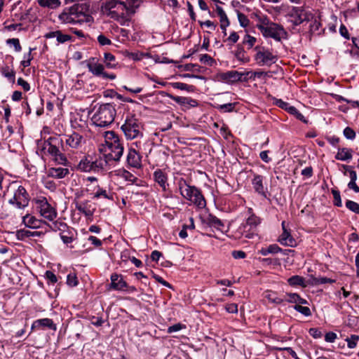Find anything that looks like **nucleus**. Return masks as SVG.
<instances>
[{
	"label": "nucleus",
	"mask_w": 359,
	"mask_h": 359,
	"mask_svg": "<svg viewBox=\"0 0 359 359\" xmlns=\"http://www.w3.org/2000/svg\"><path fill=\"white\" fill-rule=\"evenodd\" d=\"M97 41L100 46H109L111 44V41L102 34L97 36Z\"/></svg>",
	"instance_id": "69168bd1"
},
{
	"label": "nucleus",
	"mask_w": 359,
	"mask_h": 359,
	"mask_svg": "<svg viewBox=\"0 0 359 359\" xmlns=\"http://www.w3.org/2000/svg\"><path fill=\"white\" fill-rule=\"evenodd\" d=\"M332 194L334 197V205L337 207H341L342 203H341L340 192L338 190L332 189Z\"/></svg>",
	"instance_id": "4d7b16f0"
},
{
	"label": "nucleus",
	"mask_w": 359,
	"mask_h": 359,
	"mask_svg": "<svg viewBox=\"0 0 359 359\" xmlns=\"http://www.w3.org/2000/svg\"><path fill=\"white\" fill-rule=\"evenodd\" d=\"M287 112L294 115L298 120L304 123H307V120L304 118V115L300 113L296 107L292 106L290 108L287 109Z\"/></svg>",
	"instance_id": "c03bdc74"
},
{
	"label": "nucleus",
	"mask_w": 359,
	"mask_h": 359,
	"mask_svg": "<svg viewBox=\"0 0 359 359\" xmlns=\"http://www.w3.org/2000/svg\"><path fill=\"white\" fill-rule=\"evenodd\" d=\"M65 143L72 149H78L85 143L83 137L78 133L73 132L70 135H65Z\"/></svg>",
	"instance_id": "dca6fc26"
},
{
	"label": "nucleus",
	"mask_w": 359,
	"mask_h": 359,
	"mask_svg": "<svg viewBox=\"0 0 359 359\" xmlns=\"http://www.w3.org/2000/svg\"><path fill=\"white\" fill-rule=\"evenodd\" d=\"M161 95L167 96L168 97L170 98L171 100H174L179 104H180L182 107H186L187 109H190L191 107H196L198 105V101L196 100L192 99L191 97H180V96H175L173 95H171L168 93L165 92H161Z\"/></svg>",
	"instance_id": "ddd939ff"
},
{
	"label": "nucleus",
	"mask_w": 359,
	"mask_h": 359,
	"mask_svg": "<svg viewBox=\"0 0 359 359\" xmlns=\"http://www.w3.org/2000/svg\"><path fill=\"white\" fill-rule=\"evenodd\" d=\"M265 298L269 300V302L276 304H280L283 302V299L278 297L277 294L272 291H268L266 292Z\"/></svg>",
	"instance_id": "79ce46f5"
},
{
	"label": "nucleus",
	"mask_w": 359,
	"mask_h": 359,
	"mask_svg": "<svg viewBox=\"0 0 359 359\" xmlns=\"http://www.w3.org/2000/svg\"><path fill=\"white\" fill-rule=\"evenodd\" d=\"M245 73L235 70H231L219 74V79L227 83H234L241 81Z\"/></svg>",
	"instance_id": "412c9836"
},
{
	"label": "nucleus",
	"mask_w": 359,
	"mask_h": 359,
	"mask_svg": "<svg viewBox=\"0 0 359 359\" xmlns=\"http://www.w3.org/2000/svg\"><path fill=\"white\" fill-rule=\"evenodd\" d=\"M53 161L58 165L67 166L69 165V161L66 156L58 149L54 154L50 156Z\"/></svg>",
	"instance_id": "2f4dec72"
},
{
	"label": "nucleus",
	"mask_w": 359,
	"mask_h": 359,
	"mask_svg": "<svg viewBox=\"0 0 359 359\" xmlns=\"http://www.w3.org/2000/svg\"><path fill=\"white\" fill-rule=\"evenodd\" d=\"M127 163L130 167L140 168L142 167V156L135 149L130 148L127 154Z\"/></svg>",
	"instance_id": "a211bd4d"
},
{
	"label": "nucleus",
	"mask_w": 359,
	"mask_h": 359,
	"mask_svg": "<svg viewBox=\"0 0 359 359\" xmlns=\"http://www.w3.org/2000/svg\"><path fill=\"white\" fill-rule=\"evenodd\" d=\"M60 238L65 244L70 243L73 241L72 233L71 232L66 233L65 230L60 233Z\"/></svg>",
	"instance_id": "e2e57ef3"
},
{
	"label": "nucleus",
	"mask_w": 359,
	"mask_h": 359,
	"mask_svg": "<svg viewBox=\"0 0 359 359\" xmlns=\"http://www.w3.org/2000/svg\"><path fill=\"white\" fill-rule=\"evenodd\" d=\"M69 174V170L67 168H50L48 170V176L55 179H62Z\"/></svg>",
	"instance_id": "a878e982"
},
{
	"label": "nucleus",
	"mask_w": 359,
	"mask_h": 359,
	"mask_svg": "<svg viewBox=\"0 0 359 359\" xmlns=\"http://www.w3.org/2000/svg\"><path fill=\"white\" fill-rule=\"evenodd\" d=\"M121 128L127 139L133 140L143 135L141 123L134 115H128Z\"/></svg>",
	"instance_id": "0eeeda50"
},
{
	"label": "nucleus",
	"mask_w": 359,
	"mask_h": 359,
	"mask_svg": "<svg viewBox=\"0 0 359 359\" xmlns=\"http://www.w3.org/2000/svg\"><path fill=\"white\" fill-rule=\"evenodd\" d=\"M219 20H220V28L222 29H226V27L230 24L226 14L219 16Z\"/></svg>",
	"instance_id": "338daca9"
},
{
	"label": "nucleus",
	"mask_w": 359,
	"mask_h": 359,
	"mask_svg": "<svg viewBox=\"0 0 359 359\" xmlns=\"http://www.w3.org/2000/svg\"><path fill=\"white\" fill-rule=\"evenodd\" d=\"M110 288L114 290L124 291L128 287V284L123 280L121 275L112 273L110 277Z\"/></svg>",
	"instance_id": "aec40b11"
},
{
	"label": "nucleus",
	"mask_w": 359,
	"mask_h": 359,
	"mask_svg": "<svg viewBox=\"0 0 359 359\" xmlns=\"http://www.w3.org/2000/svg\"><path fill=\"white\" fill-rule=\"evenodd\" d=\"M255 50L257 52L255 55V60L259 65L270 66L277 61V56L273 55L269 49L256 46Z\"/></svg>",
	"instance_id": "9b49d317"
},
{
	"label": "nucleus",
	"mask_w": 359,
	"mask_h": 359,
	"mask_svg": "<svg viewBox=\"0 0 359 359\" xmlns=\"http://www.w3.org/2000/svg\"><path fill=\"white\" fill-rule=\"evenodd\" d=\"M144 54L140 52L130 53L127 52L126 56L135 61L141 60L143 57Z\"/></svg>",
	"instance_id": "0e129e2a"
},
{
	"label": "nucleus",
	"mask_w": 359,
	"mask_h": 359,
	"mask_svg": "<svg viewBox=\"0 0 359 359\" xmlns=\"http://www.w3.org/2000/svg\"><path fill=\"white\" fill-rule=\"evenodd\" d=\"M234 55L237 60L243 63H246L250 61L249 56L246 54L244 48L240 45H238L237 48L235 50Z\"/></svg>",
	"instance_id": "f704fd0d"
},
{
	"label": "nucleus",
	"mask_w": 359,
	"mask_h": 359,
	"mask_svg": "<svg viewBox=\"0 0 359 359\" xmlns=\"http://www.w3.org/2000/svg\"><path fill=\"white\" fill-rule=\"evenodd\" d=\"M4 197L8 198L9 204L15 205L19 209H23L29 204V196L24 187L16 182L8 184L4 191Z\"/></svg>",
	"instance_id": "20e7f679"
},
{
	"label": "nucleus",
	"mask_w": 359,
	"mask_h": 359,
	"mask_svg": "<svg viewBox=\"0 0 359 359\" xmlns=\"http://www.w3.org/2000/svg\"><path fill=\"white\" fill-rule=\"evenodd\" d=\"M238 233L246 238H254L257 236V229L242 223L238 229Z\"/></svg>",
	"instance_id": "393cba45"
},
{
	"label": "nucleus",
	"mask_w": 359,
	"mask_h": 359,
	"mask_svg": "<svg viewBox=\"0 0 359 359\" xmlns=\"http://www.w3.org/2000/svg\"><path fill=\"white\" fill-rule=\"evenodd\" d=\"M104 158L106 165L111 161H118L123 154V146L118 135L112 130L105 132Z\"/></svg>",
	"instance_id": "7ed1b4c3"
},
{
	"label": "nucleus",
	"mask_w": 359,
	"mask_h": 359,
	"mask_svg": "<svg viewBox=\"0 0 359 359\" xmlns=\"http://www.w3.org/2000/svg\"><path fill=\"white\" fill-rule=\"evenodd\" d=\"M359 339V337L357 335H351L350 339H347L348 346L350 348H353L356 346V343Z\"/></svg>",
	"instance_id": "774afa93"
},
{
	"label": "nucleus",
	"mask_w": 359,
	"mask_h": 359,
	"mask_svg": "<svg viewBox=\"0 0 359 359\" xmlns=\"http://www.w3.org/2000/svg\"><path fill=\"white\" fill-rule=\"evenodd\" d=\"M40 6L49 8H56L60 5V0H38Z\"/></svg>",
	"instance_id": "4c0bfd02"
},
{
	"label": "nucleus",
	"mask_w": 359,
	"mask_h": 359,
	"mask_svg": "<svg viewBox=\"0 0 359 359\" xmlns=\"http://www.w3.org/2000/svg\"><path fill=\"white\" fill-rule=\"evenodd\" d=\"M104 59L106 66L108 68L113 69L115 68L117 65V62H116V57L114 55L110 53H105L104 54Z\"/></svg>",
	"instance_id": "ea45409f"
},
{
	"label": "nucleus",
	"mask_w": 359,
	"mask_h": 359,
	"mask_svg": "<svg viewBox=\"0 0 359 359\" xmlns=\"http://www.w3.org/2000/svg\"><path fill=\"white\" fill-rule=\"evenodd\" d=\"M183 329H186V325L180 323H176L172 326L168 327L167 332L168 334L180 331Z\"/></svg>",
	"instance_id": "5fc2aeb1"
},
{
	"label": "nucleus",
	"mask_w": 359,
	"mask_h": 359,
	"mask_svg": "<svg viewBox=\"0 0 359 359\" xmlns=\"http://www.w3.org/2000/svg\"><path fill=\"white\" fill-rule=\"evenodd\" d=\"M344 137L348 140H354L355 137V132L350 127H346L343 131Z\"/></svg>",
	"instance_id": "bf43d9fd"
},
{
	"label": "nucleus",
	"mask_w": 359,
	"mask_h": 359,
	"mask_svg": "<svg viewBox=\"0 0 359 359\" xmlns=\"http://www.w3.org/2000/svg\"><path fill=\"white\" fill-rule=\"evenodd\" d=\"M180 194L187 200L190 201L198 208H203L206 201L201 190L195 186L187 184V181L181 178L178 182Z\"/></svg>",
	"instance_id": "423d86ee"
},
{
	"label": "nucleus",
	"mask_w": 359,
	"mask_h": 359,
	"mask_svg": "<svg viewBox=\"0 0 359 359\" xmlns=\"http://www.w3.org/2000/svg\"><path fill=\"white\" fill-rule=\"evenodd\" d=\"M1 74H2V75L4 76L7 78L9 81H11V82L14 83V81H15V73L14 70L11 69L9 68V67L6 66V67L2 68Z\"/></svg>",
	"instance_id": "37998d69"
},
{
	"label": "nucleus",
	"mask_w": 359,
	"mask_h": 359,
	"mask_svg": "<svg viewBox=\"0 0 359 359\" xmlns=\"http://www.w3.org/2000/svg\"><path fill=\"white\" fill-rule=\"evenodd\" d=\"M50 229L53 230V231H64V230H65V229L67 228V226L66 224L63 223V222H53L50 226Z\"/></svg>",
	"instance_id": "13d9d810"
},
{
	"label": "nucleus",
	"mask_w": 359,
	"mask_h": 359,
	"mask_svg": "<svg viewBox=\"0 0 359 359\" xmlns=\"http://www.w3.org/2000/svg\"><path fill=\"white\" fill-rule=\"evenodd\" d=\"M278 241L280 244L286 246L294 247L296 245V241L292 238L288 230L283 231Z\"/></svg>",
	"instance_id": "cd10ccee"
},
{
	"label": "nucleus",
	"mask_w": 359,
	"mask_h": 359,
	"mask_svg": "<svg viewBox=\"0 0 359 359\" xmlns=\"http://www.w3.org/2000/svg\"><path fill=\"white\" fill-rule=\"evenodd\" d=\"M288 16L291 18L290 22L294 26H298L313 19L312 13L302 6H292L289 10Z\"/></svg>",
	"instance_id": "9d476101"
},
{
	"label": "nucleus",
	"mask_w": 359,
	"mask_h": 359,
	"mask_svg": "<svg viewBox=\"0 0 359 359\" xmlns=\"http://www.w3.org/2000/svg\"><path fill=\"white\" fill-rule=\"evenodd\" d=\"M41 233L39 231H31L27 229H20L17 231L16 236L18 239L24 240L29 237L39 236Z\"/></svg>",
	"instance_id": "473e14b6"
},
{
	"label": "nucleus",
	"mask_w": 359,
	"mask_h": 359,
	"mask_svg": "<svg viewBox=\"0 0 359 359\" xmlns=\"http://www.w3.org/2000/svg\"><path fill=\"white\" fill-rule=\"evenodd\" d=\"M90 18V4H76L65 8L59 15V19L64 23H82L88 22Z\"/></svg>",
	"instance_id": "f257e3e1"
},
{
	"label": "nucleus",
	"mask_w": 359,
	"mask_h": 359,
	"mask_svg": "<svg viewBox=\"0 0 359 359\" xmlns=\"http://www.w3.org/2000/svg\"><path fill=\"white\" fill-rule=\"evenodd\" d=\"M237 15L240 25L243 27H248L250 23L248 18L245 14L241 12H238Z\"/></svg>",
	"instance_id": "603ef678"
},
{
	"label": "nucleus",
	"mask_w": 359,
	"mask_h": 359,
	"mask_svg": "<svg viewBox=\"0 0 359 359\" xmlns=\"http://www.w3.org/2000/svg\"><path fill=\"white\" fill-rule=\"evenodd\" d=\"M40 214L44 218L53 221L57 217V212L54 208L48 203L46 198L38 199L36 201Z\"/></svg>",
	"instance_id": "f8f14e48"
},
{
	"label": "nucleus",
	"mask_w": 359,
	"mask_h": 359,
	"mask_svg": "<svg viewBox=\"0 0 359 359\" xmlns=\"http://www.w3.org/2000/svg\"><path fill=\"white\" fill-rule=\"evenodd\" d=\"M87 67L89 72L96 76H101L103 79H109L110 80H114L116 78L115 74H107L104 72V68L102 64L97 62H89Z\"/></svg>",
	"instance_id": "2eb2a0df"
},
{
	"label": "nucleus",
	"mask_w": 359,
	"mask_h": 359,
	"mask_svg": "<svg viewBox=\"0 0 359 359\" xmlns=\"http://www.w3.org/2000/svg\"><path fill=\"white\" fill-rule=\"evenodd\" d=\"M200 61L202 63L210 66H212L215 62L214 59L208 54L201 55L200 57Z\"/></svg>",
	"instance_id": "680f3d73"
},
{
	"label": "nucleus",
	"mask_w": 359,
	"mask_h": 359,
	"mask_svg": "<svg viewBox=\"0 0 359 359\" xmlns=\"http://www.w3.org/2000/svg\"><path fill=\"white\" fill-rule=\"evenodd\" d=\"M123 3L126 5V11L128 16L135 13L136 9L140 6L141 0H123Z\"/></svg>",
	"instance_id": "c756f323"
},
{
	"label": "nucleus",
	"mask_w": 359,
	"mask_h": 359,
	"mask_svg": "<svg viewBox=\"0 0 359 359\" xmlns=\"http://www.w3.org/2000/svg\"><path fill=\"white\" fill-rule=\"evenodd\" d=\"M170 85L172 88H174L175 89H179V90H186V91H188V92H193L194 90V86L188 85V84L184 83L173 82V83H170Z\"/></svg>",
	"instance_id": "a19ab883"
},
{
	"label": "nucleus",
	"mask_w": 359,
	"mask_h": 359,
	"mask_svg": "<svg viewBox=\"0 0 359 359\" xmlns=\"http://www.w3.org/2000/svg\"><path fill=\"white\" fill-rule=\"evenodd\" d=\"M286 296V301L290 303H294L296 304H308L307 300L302 298L297 293H287Z\"/></svg>",
	"instance_id": "72a5a7b5"
},
{
	"label": "nucleus",
	"mask_w": 359,
	"mask_h": 359,
	"mask_svg": "<svg viewBox=\"0 0 359 359\" xmlns=\"http://www.w3.org/2000/svg\"><path fill=\"white\" fill-rule=\"evenodd\" d=\"M93 114L91 117L93 123L100 128L110 126L116 116L115 105L111 103L95 105L93 108Z\"/></svg>",
	"instance_id": "39448f33"
},
{
	"label": "nucleus",
	"mask_w": 359,
	"mask_h": 359,
	"mask_svg": "<svg viewBox=\"0 0 359 359\" xmlns=\"http://www.w3.org/2000/svg\"><path fill=\"white\" fill-rule=\"evenodd\" d=\"M154 181L161 187L163 191H166L168 187L167 175L161 169L154 172Z\"/></svg>",
	"instance_id": "4be33fe9"
},
{
	"label": "nucleus",
	"mask_w": 359,
	"mask_h": 359,
	"mask_svg": "<svg viewBox=\"0 0 359 359\" xmlns=\"http://www.w3.org/2000/svg\"><path fill=\"white\" fill-rule=\"evenodd\" d=\"M126 8L123 0H104L102 5L103 13L122 26H128L130 22Z\"/></svg>",
	"instance_id": "f03ea898"
},
{
	"label": "nucleus",
	"mask_w": 359,
	"mask_h": 359,
	"mask_svg": "<svg viewBox=\"0 0 359 359\" xmlns=\"http://www.w3.org/2000/svg\"><path fill=\"white\" fill-rule=\"evenodd\" d=\"M76 208L88 217H91L95 211L93 204L88 200L76 203Z\"/></svg>",
	"instance_id": "6ab92c4d"
},
{
	"label": "nucleus",
	"mask_w": 359,
	"mask_h": 359,
	"mask_svg": "<svg viewBox=\"0 0 359 359\" xmlns=\"http://www.w3.org/2000/svg\"><path fill=\"white\" fill-rule=\"evenodd\" d=\"M287 282H288L289 285L291 286L306 287L304 278L297 276V275L290 277L287 280Z\"/></svg>",
	"instance_id": "58836bf2"
},
{
	"label": "nucleus",
	"mask_w": 359,
	"mask_h": 359,
	"mask_svg": "<svg viewBox=\"0 0 359 359\" xmlns=\"http://www.w3.org/2000/svg\"><path fill=\"white\" fill-rule=\"evenodd\" d=\"M46 39L56 38L58 43H65L67 41H72V37L69 34H63L60 30L49 32L44 35Z\"/></svg>",
	"instance_id": "b1692460"
},
{
	"label": "nucleus",
	"mask_w": 359,
	"mask_h": 359,
	"mask_svg": "<svg viewBox=\"0 0 359 359\" xmlns=\"http://www.w3.org/2000/svg\"><path fill=\"white\" fill-rule=\"evenodd\" d=\"M353 150L348 148H339L335 158L337 160L347 161L352 158Z\"/></svg>",
	"instance_id": "c85d7f7f"
},
{
	"label": "nucleus",
	"mask_w": 359,
	"mask_h": 359,
	"mask_svg": "<svg viewBox=\"0 0 359 359\" xmlns=\"http://www.w3.org/2000/svg\"><path fill=\"white\" fill-rule=\"evenodd\" d=\"M62 143L63 140L60 136L50 137L44 142L43 149L51 156L59 149L58 146L62 145Z\"/></svg>",
	"instance_id": "4468645a"
},
{
	"label": "nucleus",
	"mask_w": 359,
	"mask_h": 359,
	"mask_svg": "<svg viewBox=\"0 0 359 359\" xmlns=\"http://www.w3.org/2000/svg\"><path fill=\"white\" fill-rule=\"evenodd\" d=\"M7 43L10 44V45H13L15 48V50L16 52H20L22 50V47L20 46V41L18 39H16V38L9 39L7 40Z\"/></svg>",
	"instance_id": "052dcab7"
},
{
	"label": "nucleus",
	"mask_w": 359,
	"mask_h": 359,
	"mask_svg": "<svg viewBox=\"0 0 359 359\" xmlns=\"http://www.w3.org/2000/svg\"><path fill=\"white\" fill-rule=\"evenodd\" d=\"M346 207L353 212L359 214V204L355 201L347 200L346 202Z\"/></svg>",
	"instance_id": "3c124183"
},
{
	"label": "nucleus",
	"mask_w": 359,
	"mask_h": 359,
	"mask_svg": "<svg viewBox=\"0 0 359 359\" xmlns=\"http://www.w3.org/2000/svg\"><path fill=\"white\" fill-rule=\"evenodd\" d=\"M278 350L281 352L283 358H289L291 356L294 359H299L296 353L291 348H279Z\"/></svg>",
	"instance_id": "a18cd8bd"
},
{
	"label": "nucleus",
	"mask_w": 359,
	"mask_h": 359,
	"mask_svg": "<svg viewBox=\"0 0 359 359\" xmlns=\"http://www.w3.org/2000/svg\"><path fill=\"white\" fill-rule=\"evenodd\" d=\"M106 166V162L102 158L93 160L88 156L82 158L77 165V169L81 172H99Z\"/></svg>",
	"instance_id": "1a4fd4ad"
},
{
	"label": "nucleus",
	"mask_w": 359,
	"mask_h": 359,
	"mask_svg": "<svg viewBox=\"0 0 359 359\" xmlns=\"http://www.w3.org/2000/svg\"><path fill=\"white\" fill-rule=\"evenodd\" d=\"M41 327H48L53 330H56L57 329L56 325L53 323L52 319L42 318L33 322L31 327V332L36 329H39Z\"/></svg>",
	"instance_id": "5701e85b"
},
{
	"label": "nucleus",
	"mask_w": 359,
	"mask_h": 359,
	"mask_svg": "<svg viewBox=\"0 0 359 359\" xmlns=\"http://www.w3.org/2000/svg\"><path fill=\"white\" fill-rule=\"evenodd\" d=\"M248 212L250 213V215L246 219V220L243 223L257 229L258 224L260 222L259 219L252 212L251 208L248 209Z\"/></svg>",
	"instance_id": "e433bc0d"
},
{
	"label": "nucleus",
	"mask_w": 359,
	"mask_h": 359,
	"mask_svg": "<svg viewBox=\"0 0 359 359\" xmlns=\"http://www.w3.org/2000/svg\"><path fill=\"white\" fill-rule=\"evenodd\" d=\"M257 39L255 37L245 34L243 39V44L247 46L248 49H250L253 47Z\"/></svg>",
	"instance_id": "49530a36"
},
{
	"label": "nucleus",
	"mask_w": 359,
	"mask_h": 359,
	"mask_svg": "<svg viewBox=\"0 0 359 359\" xmlns=\"http://www.w3.org/2000/svg\"><path fill=\"white\" fill-rule=\"evenodd\" d=\"M235 104L234 103H227L224 104H220L217 107V109L224 112H231L234 109Z\"/></svg>",
	"instance_id": "864d4df0"
},
{
	"label": "nucleus",
	"mask_w": 359,
	"mask_h": 359,
	"mask_svg": "<svg viewBox=\"0 0 359 359\" xmlns=\"http://www.w3.org/2000/svg\"><path fill=\"white\" fill-rule=\"evenodd\" d=\"M206 223L210 227H214L218 231H220L222 232L224 231V223L221 219H219V218L212 215H209L208 216V217L206 218Z\"/></svg>",
	"instance_id": "bb28decb"
},
{
	"label": "nucleus",
	"mask_w": 359,
	"mask_h": 359,
	"mask_svg": "<svg viewBox=\"0 0 359 359\" xmlns=\"http://www.w3.org/2000/svg\"><path fill=\"white\" fill-rule=\"evenodd\" d=\"M24 224L31 229H36L40 226V220L30 215H27L22 217Z\"/></svg>",
	"instance_id": "7c9ffc66"
},
{
	"label": "nucleus",
	"mask_w": 359,
	"mask_h": 359,
	"mask_svg": "<svg viewBox=\"0 0 359 359\" xmlns=\"http://www.w3.org/2000/svg\"><path fill=\"white\" fill-rule=\"evenodd\" d=\"M264 177L260 175H254L252 179V185L255 191L264 198L267 197V188L264 185Z\"/></svg>",
	"instance_id": "f3484780"
},
{
	"label": "nucleus",
	"mask_w": 359,
	"mask_h": 359,
	"mask_svg": "<svg viewBox=\"0 0 359 359\" xmlns=\"http://www.w3.org/2000/svg\"><path fill=\"white\" fill-rule=\"evenodd\" d=\"M282 249L276 244L270 245L267 248H263L259 250V253L264 256L269 254H276L281 252Z\"/></svg>",
	"instance_id": "c9c22d12"
},
{
	"label": "nucleus",
	"mask_w": 359,
	"mask_h": 359,
	"mask_svg": "<svg viewBox=\"0 0 359 359\" xmlns=\"http://www.w3.org/2000/svg\"><path fill=\"white\" fill-rule=\"evenodd\" d=\"M258 29L264 37L272 38L276 41H280L287 34L283 27L276 23L260 25H258Z\"/></svg>",
	"instance_id": "6e6552de"
},
{
	"label": "nucleus",
	"mask_w": 359,
	"mask_h": 359,
	"mask_svg": "<svg viewBox=\"0 0 359 359\" xmlns=\"http://www.w3.org/2000/svg\"><path fill=\"white\" fill-rule=\"evenodd\" d=\"M34 50V48H29V53L24 55V60L21 62V65L23 67H27L30 66L31 61L33 59L32 55V52Z\"/></svg>",
	"instance_id": "8fccbe9b"
},
{
	"label": "nucleus",
	"mask_w": 359,
	"mask_h": 359,
	"mask_svg": "<svg viewBox=\"0 0 359 359\" xmlns=\"http://www.w3.org/2000/svg\"><path fill=\"white\" fill-rule=\"evenodd\" d=\"M303 304H295L294 306V309L297 311L301 313L304 316H311V311L308 306H303Z\"/></svg>",
	"instance_id": "de8ad7c7"
},
{
	"label": "nucleus",
	"mask_w": 359,
	"mask_h": 359,
	"mask_svg": "<svg viewBox=\"0 0 359 359\" xmlns=\"http://www.w3.org/2000/svg\"><path fill=\"white\" fill-rule=\"evenodd\" d=\"M67 283L71 287H74L78 285L79 281L75 273H69L67 275Z\"/></svg>",
	"instance_id": "6e6d98bb"
},
{
	"label": "nucleus",
	"mask_w": 359,
	"mask_h": 359,
	"mask_svg": "<svg viewBox=\"0 0 359 359\" xmlns=\"http://www.w3.org/2000/svg\"><path fill=\"white\" fill-rule=\"evenodd\" d=\"M103 197L104 198L110 199L111 197L109 196L106 189H104L97 186V191L94 193L93 198H100Z\"/></svg>",
	"instance_id": "09e8293b"
}]
</instances>
